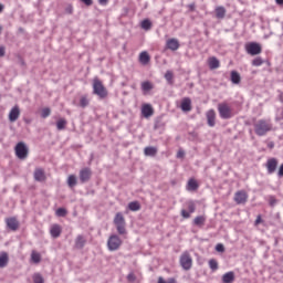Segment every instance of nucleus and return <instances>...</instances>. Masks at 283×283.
<instances>
[{"mask_svg":"<svg viewBox=\"0 0 283 283\" xmlns=\"http://www.w3.org/2000/svg\"><path fill=\"white\" fill-rule=\"evenodd\" d=\"M1 30H3V28L0 25V34H1Z\"/></svg>","mask_w":283,"mask_h":283,"instance_id":"60","label":"nucleus"},{"mask_svg":"<svg viewBox=\"0 0 283 283\" xmlns=\"http://www.w3.org/2000/svg\"><path fill=\"white\" fill-rule=\"evenodd\" d=\"M279 6H283V0H275Z\"/></svg>","mask_w":283,"mask_h":283,"instance_id":"57","label":"nucleus"},{"mask_svg":"<svg viewBox=\"0 0 283 283\" xmlns=\"http://www.w3.org/2000/svg\"><path fill=\"white\" fill-rule=\"evenodd\" d=\"M114 224L116 227L117 233L119 235H125L127 233V229L125 228V217H123V213L117 212L114 218Z\"/></svg>","mask_w":283,"mask_h":283,"instance_id":"5","label":"nucleus"},{"mask_svg":"<svg viewBox=\"0 0 283 283\" xmlns=\"http://www.w3.org/2000/svg\"><path fill=\"white\" fill-rule=\"evenodd\" d=\"M157 283H167L165 279H163V276L158 277V282Z\"/></svg>","mask_w":283,"mask_h":283,"instance_id":"55","label":"nucleus"},{"mask_svg":"<svg viewBox=\"0 0 283 283\" xmlns=\"http://www.w3.org/2000/svg\"><path fill=\"white\" fill-rule=\"evenodd\" d=\"M120 244H123V241L118 235L112 234L108 238V241H107L108 251H118V249H120Z\"/></svg>","mask_w":283,"mask_h":283,"instance_id":"8","label":"nucleus"},{"mask_svg":"<svg viewBox=\"0 0 283 283\" xmlns=\"http://www.w3.org/2000/svg\"><path fill=\"white\" fill-rule=\"evenodd\" d=\"M0 12H3V4L0 3Z\"/></svg>","mask_w":283,"mask_h":283,"instance_id":"58","label":"nucleus"},{"mask_svg":"<svg viewBox=\"0 0 283 283\" xmlns=\"http://www.w3.org/2000/svg\"><path fill=\"white\" fill-rule=\"evenodd\" d=\"M270 147H273V144H272V145H270Z\"/></svg>","mask_w":283,"mask_h":283,"instance_id":"62","label":"nucleus"},{"mask_svg":"<svg viewBox=\"0 0 283 283\" xmlns=\"http://www.w3.org/2000/svg\"><path fill=\"white\" fill-rule=\"evenodd\" d=\"M269 205L270 207H275V205H277V200L275 199V197H270Z\"/></svg>","mask_w":283,"mask_h":283,"instance_id":"44","label":"nucleus"},{"mask_svg":"<svg viewBox=\"0 0 283 283\" xmlns=\"http://www.w3.org/2000/svg\"><path fill=\"white\" fill-rule=\"evenodd\" d=\"M20 116H21V109L19 108V106H13L9 113L10 123H17Z\"/></svg>","mask_w":283,"mask_h":283,"instance_id":"12","label":"nucleus"},{"mask_svg":"<svg viewBox=\"0 0 283 283\" xmlns=\"http://www.w3.org/2000/svg\"><path fill=\"white\" fill-rule=\"evenodd\" d=\"M206 220L207 219L205 218V216H198L195 218L193 224H196V227H202V224H205Z\"/></svg>","mask_w":283,"mask_h":283,"instance_id":"32","label":"nucleus"},{"mask_svg":"<svg viewBox=\"0 0 283 283\" xmlns=\"http://www.w3.org/2000/svg\"><path fill=\"white\" fill-rule=\"evenodd\" d=\"M0 56H6V46H0Z\"/></svg>","mask_w":283,"mask_h":283,"instance_id":"52","label":"nucleus"},{"mask_svg":"<svg viewBox=\"0 0 283 283\" xmlns=\"http://www.w3.org/2000/svg\"><path fill=\"white\" fill-rule=\"evenodd\" d=\"M264 63V60H262V57H255L253 61H252V65L254 67H260V65H263Z\"/></svg>","mask_w":283,"mask_h":283,"instance_id":"39","label":"nucleus"},{"mask_svg":"<svg viewBox=\"0 0 283 283\" xmlns=\"http://www.w3.org/2000/svg\"><path fill=\"white\" fill-rule=\"evenodd\" d=\"M50 114H52V111L46 107V108H43V109H42L41 116H42L43 118H48V116H50Z\"/></svg>","mask_w":283,"mask_h":283,"instance_id":"42","label":"nucleus"},{"mask_svg":"<svg viewBox=\"0 0 283 283\" xmlns=\"http://www.w3.org/2000/svg\"><path fill=\"white\" fill-rule=\"evenodd\" d=\"M265 167L269 175L275 174V171L277 170V159L276 158L268 159Z\"/></svg>","mask_w":283,"mask_h":283,"instance_id":"11","label":"nucleus"},{"mask_svg":"<svg viewBox=\"0 0 283 283\" xmlns=\"http://www.w3.org/2000/svg\"><path fill=\"white\" fill-rule=\"evenodd\" d=\"M14 151L19 160H25L30 155V148H28V145H25L23 142H20L15 145Z\"/></svg>","mask_w":283,"mask_h":283,"instance_id":"4","label":"nucleus"},{"mask_svg":"<svg viewBox=\"0 0 283 283\" xmlns=\"http://www.w3.org/2000/svg\"><path fill=\"white\" fill-rule=\"evenodd\" d=\"M127 280H128V282H136V275H134V273H129L127 275Z\"/></svg>","mask_w":283,"mask_h":283,"instance_id":"46","label":"nucleus"},{"mask_svg":"<svg viewBox=\"0 0 283 283\" xmlns=\"http://www.w3.org/2000/svg\"><path fill=\"white\" fill-rule=\"evenodd\" d=\"M198 187H199L198 181H196V179H189L187 185L188 191H197Z\"/></svg>","mask_w":283,"mask_h":283,"instance_id":"30","label":"nucleus"},{"mask_svg":"<svg viewBox=\"0 0 283 283\" xmlns=\"http://www.w3.org/2000/svg\"><path fill=\"white\" fill-rule=\"evenodd\" d=\"M34 180H36V182H43V180H45V171H43V169L41 168H36L34 170Z\"/></svg>","mask_w":283,"mask_h":283,"instance_id":"18","label":"nucleus"},{"mask_svg":"<svg viewBox=\"0 0 283 283\" xmlns=\"http://www.w3.org/2000/svg\"><path fill=\"white\" fill-rule=\"evenodd\" d=\"M214 12L218 19H224V17H227V9L222 6L217 7Z\"/></svg>","mask_w":283,"mask_h":283,"instance_id":"24","label":"nucleus"},{"mask_svg":"<svg viewBox=\"0 0 283 283\" xmlns=\"http://www.w3.org/2000/svg\"><path fill=\"white\" fill-rule=\"evenodd\" d=\"M65 12H66V14H72V12H74V8L72 6H67L65 8Z\"/></svg>","mask_w":283,"mask_h":283,"instance_id":"48","label":"nucleus"},{"mask_svg":"<svg viewBox=\"0 0 283 283\" xmlns=\"http://www.w3.org/2000/svg\"><path fill=\"white\" fill-rule=\"evenodd\" d=\"M245 52L250 56H258V54H262V45L258 42H249L245 44Z\"/></svg>","mask_w":283,"mask_h":283,"instance_id":"6","label":"nucleus"},{"mask_svg":"<svg viewBox=\"0 0 283 283\" xmlns=\"http://www.w3.org/2000/svg\"><path fill=\"white\" fill-rule=\"evenodd\" d=\"M166 283H176V279L171 277Z\"/></svg>","mask_w":283,"mask_h":283,"instance_id":"56","label":"nucleus"},{"mask_svg":"<svg viewBox=\"0 0 283 283\" xmlns=\"http://www.w3.org/2000/svg\"><path fill=\"white\" fill-rule=\"evenodd\" d=\"M247 200H249V195L245 191L240 190L234 193V202L237 205H247Z\"/></svg>","mask_w":283,"mask_h":283,"instance_id":"10","label":"nucleus"},{"mask_svg":"<svg viewBox=\"0 0 283 283\" xmlns=\"http://www.w3.org/2000/svg\"><path fill=\"white\" fill-rule=\"evenodd\" d=\"M129 211H140V203L138 201H132L128 203Z\"/></svg>","mask_w":283,"mask_h":283,"instance_id":"31","label":"nucleus"},{"mask_svg":"<svg viewBox=\"0 0 283 283\" xmlns=\"http://www.w3.org/2000/svg\"><path fill=\"white\" fill-rule=\"evenodd\" d=\"M209 268L211 269V271H218V261L216 259H210Z\"/></svg>","mask_w":283,"mask_h":283,"instance_id":"38","label":"nucleus"},{"mask_svg":"<svg viewBox=\"0 0 283 283\" xmlns=\"http://www.w3.org/2000/svg\"><path fill=\"white\" fill-rule=\"evenodd\" d=\"M109 0H98L99 6H107Z\"/></svg>","mask_w":283,"mask_h":283,"instance_id":"54","label":"nucleus"},{"mask_svg":"<svg viewBox=\"0 0 283 283\" xmlns=\"http://www.w3.org/2000/svg\"><path fill=\"white\" fill-rule=\"evenodd\" d=\"M8 229L11 231H17L19 229V220L17 218L11 217L6 220Z\"/></svg>","mask_w":283,"mask_h":283,"instance_id":"16","label":"nucleus"},{"mask_svg":"<svg viewBox=\"0 0 283 283\" xmlns=\"http://www.w3.org/2000/svg\"><path fill=\"white\" fill-rule=\"evenodd\" d=\"M31 260L34 262V264H39V262H41V254L36 251H33L31 253Z\"/></svg>","mask_w":283,"mask_h":283,"instance_id":"33","label":"nucleus"},{"mask_svg":"<svg viewBox=\"0 0 283 283\" xmlns=\"http://www.w3.org/2000/svg\"><path fill=\"white\" fill-rule=\"evenodd\" d=\"M277 176L279 178H283V164L279 168Z\"/></svg>","mask_w":283,"mask_h":283,"instance_id":"50","label":"nucleus"},{"mask_svg":"<svg viewBox=\"0 0 283 283\" xmlns=\"http://www.w3.org/2000/svg\"><path fill=\"white\" fill-rule=\"evenodd\" d=\"M179 262L184 271L191 270V266L193 265V259H191V254H189V252H184Z\"/></svg>","mask_w":283,"mask_h":283,"instance_id":"7","label":"nucleus"},{"mask_svg":"<svg viewBox=\"0 0 283 283\" xmlns=\"http://www.w3.org/2000/svg\"><path fill=\"white\" fill-rule=\"evenodd\" d=\"M142 29L143 30H151V21H149V19L143 20Z\"/></svg>","mask_w":283,"mask_h":283,"instance_id":"36","label":"nucleus"},{"mask_svg":"<svg viewBox=\"0 0 283 283\" xmlns=\"http://www.w3.org/2000/svg\"><path fill=\"white\" fill-rule=\"evenodd\" d=\"M233 280H235V274L233 272H228L222 276L223 283H231L233 282Z\"/></svg>","mask_w":283,"mask_h":283,"instance_id":"29","label":"nucleus"},{"mask_svg":"<svg viewBox=\"0 0 283 283\" xmlns=\"http://www.w3.org/2000/svg\"><path fill=\"white\" fill-rule=\"evenodd\" d=\"M154 90V84L149 81L142 82V92L144 94H147L148 92H151Z\"/></svg>","mask_w":283,"mask_h":283,"instance_id":"26","label":"nucleus"},{"mask_svg":"<svg viewBox=\"0 0 283 283\" xmlns=\"http://www.w3.org/2000/svg\"><path fill=\"white\" fill-rule=\"evenodd\" d=\"M67 185L69 187H76V176L74 175L69 176Z\"/></svg>","mask_w":283,"mask_h":283,"instance_id":"37","label":"nucleus"},{"mask_svg":"<svg viewBox=\"0 0 283 283\" xmlns=\"http://www.w3.org/2000/svg\"><path fill=\"white\" fill-rule=\"evenodd\" d=\"M166 46L168 50L176 52V50H178L180 48V42L178 41V39L171 38V39L167 40Z\"/></svg>","mask_w":283,"mask_h":283,"instance_id":"14","label":"nucleus"},{"mask_svg":"<svg viewBox=\"0 0 283 283\" xmlns=\"http://www.w3.org/2000/svg\"><path fill=\"white\" fill-rule=\"evenodd\" d=\"M80 105L81 107H87V105H90V99H87L85 96H82L80 99Z\"/></svg>","mask_w":283,"mask_h":283,"instance_id":"40","label":"nucleus"},{"mask_svg":"<svg viewBox=\"0 0 283 283\" xmlns=\"http://www.w3.org/2000/svg\"><path fill=\"white\" fill-rule=\"evenodd\" d=\"M253 127L256 136H266L270 132H273V120L271 118H261L253 124Z\"/></svg>","mask_w":283,"mask_h":283,"instance_id":"1","label":"nucleus"},{"mask_svg":"<svg viewBox=\"0 0 283 283\" xmlns=\"http://www.w3.org/2000/svg\"><path fill=\"white\" fill-rule=\"evenodd\" d=\"M230 81L231 83H233V85H240L242 77L240 76V73H238V71H231Z\"/></svg>","mask_w":283,"mask_h":283,"instance_id":"19","label":"nucleus"},{"mask_svg":"<svg viewBox=\"0 0 283 283\" xmlns=\"http://www.w3.org/2000/svg\"><path fill=\"white\" fill-rule=\"evenodd\" d=\"M155 129H158V124H155Z\"/></svg>","mask_w":283,"mask_h":283,"instance_id":"59","label":"nucleus"},{"mask_svg":"<svg viewBox=\"0 0 283 283\" xmlns=\"http://www.w3.org/2000/svg\"><path fill=\"white\" fill-rule=\"evenodd\" d=\"M208 65L211 70H218V67H220V60H218L216 56H212L209 59Z\"/></svg>","mask_w":283,"mask_h":283,"instance_id":"25","label":"nucleus"},{"mask_svg":"<svg viewBox=\"0 0 283 283\" xmlns=\"http://www.w3.org/2000/svg\"><path fill=\"white\" fill-rule=\"evenodd\" d=\"M189 213H193L196 211V206L193 203L188 205Z\"/></svg>","mask_w":283,"mask_h":283,"instance_id":"47","label":"nucleus"},{"mask_svg":"<svg viewBox=\"0 0 283 283\" xmlns=\"http://www.w3.org/2000/svg\"><path fill=\"white\" fill-rule=\"evenodd\" d=\"M158 154V148L157 147H154V146H147L144 148V155L145 156H148L150 158H154L156 157Z\"/></svg>","mask_w":283,"mask_h":283,"instance_id":"17","label":"nucleus"},{"mask_svg":"<svg viewBox=\"0 0 283 283\" xmlns=\"http://www.w3.org/2000/svg\"><path fill=\"white\" fill-rule=\"evenodd\" d=\"M50 234L51 237H53L54 239L60 238L61 235V226L59 224H53L50 229Z\"/></svg>","mask_w":283,"mask_h":283,"instance_id":"22","label":"nucleus"},{"mask_svg":"<svg viewBox=\"0 0 283 283\" xmlns=\"http://www.w3.org/2000/svg\"><path fill=\"white\" fill-rule=\"evenodd\" d=\"M87 240H85V237L77 235L75 239V249H83L86 244Z\"/></svg>","mask_w":283,"mask_h":283,"instance_id":"23","label":"nucleus"},{"mask_svg":"<svg viewBox=\"0 0 283 283\" xmlns=\"http://www.w3.org/2000/svg\"><path fill=\"white\" fill-rule=\"evenodd\" d=\"M9 258L8 254L6 252H1L0 254V269H6V266H8V262H9Z\"/></svg>","mask_w":283,"mask_h":283,"instance_id":"27","label":"nucleus"},{"mask_svg":"<svg viewBox=\"0 0 283 283\" xmlns=\"http://www.w3.org/2000/svg\"><path fill=\"white\" fill-rule=\"evenodd\" d=\"M32 277L33 283H45V280L43 279V275H41V273H34Z\"/></svg>","mask_w":283,"mask_h":283,"instance_id":"34","label":"nucleus"},{"mask_svg":"<svg viewBox=\"0 0 283 283\" xmlns=\"http://www.w3.org/2000/svg\"><path fill=\"white\" fill-rule=\"evenodd\" d=\"M21 64H22V65H25V62L21 61Z\"/></svg>","mask_w":283,"mask_h":283,"instance_id":"61","label":"nucleus"},{"mask_svg":"<svg viewBox=\"0 0 283 283\" xmlns=\"http://www.w3.org/2000/svg\"><path fill=\"white\" fill-rule=\"evenodd\" d=\"M165 78L166 81H168V83H171V81H174V73L171 71H167L165 74Z\"/></svg>","mask_w":283,"mask_h":283,"instance_id":"41","label":"nucleus"},{"mask_svg":"<svg viewBox=\"0 0 283 283\" xmlns=\"http://www.w3.org/2000/svg\"><path fill=\"white\" fill-rule=\"evenodd\" d=\"M65 127H67V119L66 118H60L56 122L57 132H63V129H65Z\"/></svg>","mask_w":283,"mask_h":283,"instance_id":"28","label":"nucleus"},{"mask_svg":"<svg viewBox=\"0 0 283 283\" xmlns=\"http://www.w3.org/2000/svg\"><path fill=\"white\" fill-rule=\"evenodd\" d=\"M55 216H57V218H65V216H67V210L65 208H59L55 211Z\"/></svg>","mask_w":283,"mask_h":283,"instance_id":"35","label":"nucleus"},{"mask_svg":"<svg viewBox=\"0 0 283 283\" xmlns=\"http://www.w3.org/2000/svg\"><path fill=\"white\" fill-rule=\"evenodd\" d=\"M177 158H185V151L184 150H179L177 153Z\"/></svg>","mask_w":283,"mask_h":283,"instance_id":"53","label":"nucleus"},{"mask_svg":"<svg viewBox=\"0 0 283 283\" xmlns=\"http://www.w3.org/2000/svg\"><path fill=\"white\" fill-rule=\"evenodd\" d=\"M149 61H151V57L147 51H144L139 54V63H142V65H147Z\"/></svg>","mask_w":283,"mask_h":283,"instance_id":"21","label":"nucleus"},{"mask_svg":"<svg viewBox=\"0 0 283 283\" xmlns=\"http://www.w3.org/2000/svg\"><path fill=\"white\" fill-rule=\"evenodd\" d=\"M218 112L220 118L223 120H229V118H233V108L229 106L227 103H220L218 104Z\"/></svg>","mask_w":283,"mask_h":283,"instance_id":"2","label":"nucleus"},{"mask_svg":"<svg viewBox=\"0 0 283 283\" xmlns=\"http://www.w3.org/2000/svg\"><path fill=\"white\" fill-rule=\"evenodd\" d=\"M181 109L182 112H191V98L185 97L181 101Z\"/></svg>","mask_w":283,"mask_h":283,"instance_id":"20","label":"nucleus"},{"mask_svg":"<svg viewBox=\"0 0 283 283\" xmlns=\"http://www.w3.org/2000/svg\"><path fill=\"white\" fill-rule=\"evenodd\" d=\"M206 118L209 127H216V111L209 109L206 113Z\"/></svg>","mask_w":283,"mask_h":283,"instance_id":"13","label":"nucleus"},{"mask_svg":"<svg viewBox=\"0 0 283 283\" xmlns=\"http://www.w3.org/2000/svg\"><path fill=\"white\" fill-rule=\"evenodd\" d=\"M93 94L98 96V98H107V88L103 85V82L98 78L93 81Z\"/></svg>","mask_w":283,"mask_h":283,"instance_id":"3","label":"nucleus"},{"mask_svg":"<svg viewBox=\"0 0 283 283\" xmlns=\"http://www.w3.org/2000/svg\"><path fill=\"white\" fill-rule=\"evenodd\" d=\"M181 216H182V218L188 219V218H191V212H189L187 210H181Z\"/></svg>","mask_w":283,"mask_h":283,"instance_id":"45","label":"nucleus"},{"mask_svg":"<svg viewBox=\"0 0 283 283\" xmlns=\"http://www.w3.org/2000/svg\"><path fill=\"white\" fill-rule=\"evenodd\" d=\"M216 251H218V253H224V244L218 243L216 245Z\"/></svg>","mask_w":283,"mask_h":283,"instance_id":"43","label":"nucleus"},{"mask_svg":"<svg viewBox=\"0 0 283 283\" xmlns=\"http://www.w3.org/2000/svg\"><path fill=\"white\" fill-rule=\"evenodd\" d=\"M261 222H262V216L259 214V216L256 217L255 221H254V226L258 227V224H261Z\"/></svg>","mask_w":283,"mask_h":283,"instance_id":"49","label":"nucleus"},{"mask_svg":"<svg viewBox=\"0 0 283 283\" xmlns=\"http://www.w3.org/2000/svg\"><path fill=\"white\" fill-rule=\"evenodd\" d=\"M142 114L144 118H149L154 116V107H151V104H145L142 107Z\"/></svg>","mask_w":283,"mask_h":283,"instance_id":"15","label":"nucleus"},{"mask_svg":"<svg viewBox=\"0 0 283 283\" xmlns=\"http://www.w3.org/2000/svg\"><path fill=\"white\" fill-rule=\"evenodd\" d=\"M82 3H84L85 6H92V3H94V1L92 0H81Z\"/></svg>","mask_w":283,"mask_h":283,"instance_id":"51","label":"nucleus"},{"mask_svg":"<svg viewBox=\"0 0 283 283\" xmlns=\"http://www.w3.org/2000/svg\"><path fill=\"white\" fill-rule=\"evenodd\" d=\"M91 178L92 169L90 167H85L80 170V181L82 184L90 182Z\"/></svg>","mask_w":283,"mask_h":283,"instance_id":"9","label":"nucleus"}]
</instances>
